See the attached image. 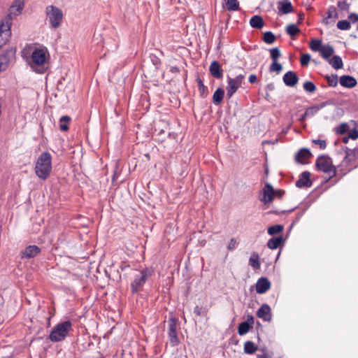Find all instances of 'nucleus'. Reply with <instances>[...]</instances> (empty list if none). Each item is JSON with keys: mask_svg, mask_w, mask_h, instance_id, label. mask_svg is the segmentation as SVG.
Masks as SVG:
<instances>
[{"mask_svg": "<svg viewBox=\"0 0 358 358\" xmlns=\"http://www.w3.org/2000/svg\"><path fill=\"white\" fill-rule=\"evenodd\" d=\"M310 55L309 54H303L301 57L300 62L301 65L304 66H307L310 61Z\"/></svg>", "mask_w": 358, "mask_h": 358, "instance_id": "nucleus-46", "label": "nucleus"}, {"mask_svg": "<svg viewBox=\"0 0 358 358\" xmlns=\"http://www.w3.org/2000/svg\"><path fill=\"white\" fill-rule=\"evenodd\" d=\"M263 40L267 44H272L275 40V36L271 31H266L264 34Z\"/></svg>", "mask_w": 358, "mask_h": 358, "instance_id": "nucleus-36", "label": "nucleus"}, {"mask_svg": "<svg viewBox=\"0 0 358 358\" xmlns=\"http://www.w3.org/2000/svg\"><path fill=\"white\" fill-rule=\"evenodd\" d=\"M282 70V64L278 63L277 61L273 62L269 67L270 72H276L277 73H279Z\"/></svg>", "mask_w": 358, "mask_h": 358, "instance_id": "nucleus-39", "label": "nucleus"}, {"mask_svg": "<svg viewBox=\"0 0 358 358\" xmlns=\"http://www.w3.org/2000/svg\"><path fill=\"white\" fill-rule=\"evenodd\" d=\"M45 14L52 28L57 29L60 27L63 12L59 8L52 5L48 6L45 8Z\"/></svg>", "mask_w": 358, "mask_h": 358, "instance_id": "nucleus-4", "label": "nucleus"}, {"mask_svg": "<svg viewBox=\"0 0 358 358\" xmlns=\"http://www.w3.org/2000/svg\"><path fill=\"white\" fill-rule=\"evenodd\" d=\"M311 156L310 150L307 148L300 149L295 155V159L297 162L303 164L306 159Z\"/></svg>", "mask_w": 358, "mask_h": 358, "instance_id": "nucleus-21", "label": "nucleus"}, {"mask_svg": "<svg viewBox=\"0 0 358 358\" xmlns=\"http://www.w3.org/2000/svg\"><path fill=\"white\" fill-rule=\"evenodd\" d=\"M275 190L272 185L269 183H266L263 189L264 196L261 199V201L265 203L271 202L275 197Z\"/></svg>", "mask_w": 358, "mask_h": 358, "instance_id": "nucleus-12", "label": "nucleus"}, {"mask_svg": "<svg viewBox=\"0 0 358 358\" xmlns=\"http://www.w3.org/2000/svg\"><path fill=\"white\" fill-rule=\"evenodd\" d=\"M328 84L331 87H336L338 83L337 75L326 76L325 77Z\"/></svg>", "mask_w": 358, "mask_h": 358, "instance_id": "nucleus-43", "label": "nucleus"}, {"mask_svg": "<svg viewBox=\"0 0 358 358\" xmlns=\"http://www.w3.org/2000/svg\"><path fill=\"white\" fill-rule=\"evenodd\" d=\"M224 7L229 11L238 10L239 9V2L237 0H227Z\"/></svg>", "mask_w": 358, "mask_h": 358, "instance_id": "nucleus-28", "label": "nucleus"}, {"mask_svg": "<svg viewBox=\"0 0 358 358\" xmlns=\"http://www.w3.org/2000/svg\"><path fill=\"white\" fill-rule=\"evenodd\" d=\"M303 90L309 93H313L316 90V86L311 81H306L303 85Z\"/></svg>", "mask_w": 358, "mask_h": 358, "instance_id": "nucleus-38", "label": "nucleus"}, {"mask_svg": "<svg viewBox=\"0 0 358 358\" xmlns=\"http://www.w3.org/2000/svg\"><path fill=\"white\" fill-rule=\"evenodd\" d=\"M249 264L255 269H259L261 266L259 255L257 253H252L249 259Z\"/></svg>", "mask_w": 358, "mask_h": 358, "instance_id": "nucleus-30", "label": "nucleus"}, {"mask_svg": "<svg viewBox=\"0 0 358 358\" xmlns=\"http://www.w3.org/2000/svg\"><path fill=\"white\" fill-rule=\"evenodd\" d=\"M269 51L271 58L273 59V62L277 61V59L281 56V52L278 48H273L270 49Z\"/></svg>", "mask_w": 358, "mask_h": 358, "instance_id": "nucleus-40", "label": "nucleus"}, {"mask_svg": "<svg viewBox=\"0 0 358 358\" xmlns=\"http://www.w3.org/2000/svg\"><path fill=\"white\" fill-rule=\"evenodd\" d=\"M278 8L283 14H288L293 10V7L289 0H281L278 3Z\"/></svg>", "mask_w": 358, "mask_h": 358, "instance_id": "nucleus-20", "label": "nucleus"}, {"mask_svg": "<svg viewBox=\"0 0 358 358\" xmlns=\"http://www.w3.org/2000/svg\"><path fill=\"white\" fill-rule=\"evenodd\" d=\"M348 19L350 20L351 22L355 23L358 22V14L355 13H352L348 15Z\"/></svg>", "mask_w": 358, "mask_h": 358, "instance_id": "nucleus-49", "label": "nucleus"}, {"mask_svg": "<svg viewBox=\"0 0 358 358\" xmlns=\"http://www.w3.org/2000/svg\"><path fill=\"white\" fill-rule=\"evenodd\" d=\"M315 166L318 171L328 173L330 177H333L336 174V169L330 159L326 155H320L317 157Z\"/></svg>", "mask_w": 358, "mask_h": 358, "instance_id": "nucleus-6", "label": "nucleus"}, {"mask_svg": "<svg viewBox=\"0 0 358 358\" xmlns=\"http://www.w3.org/2000/svg\"><path fill=\"white\" fill-rule=\"evenodd\" d=\"M148 276L149 273L147 270H142L136 273L134 279L131 283V290L133 294L136 293L141 289L148 280Z\"/></svg>", "mask_w": 358, "mask_h": 358, "instance_id": "nucleus-7", "label": "nucleus"}, {"mask_svg": "<svg viewBox=\"0 0 358 358\" xmlns=\"http://www.w3.org/2000/svg\"><path fill=\"white\" fill-rule=\"evenodd\" d=\"M71 330L72 323L70 320L59 322L52 328L48 338L54 343L62 341Z\"/></svg>", "mask_w": 358, "mask_h": 358, "instance_id": "nucleus-3", "label": "nucleus"}, {"mask_svg": "<svg viewBox=\"0 0 358 358\" xmlns=\"http://www.w3.org/2000/svg\"><path fill=\"white\" fill-rule=\"evenodd\" d=\"M249 82L250 83H255L257 82V78L256 76V75L255 74H251L250 76H249Z\"/></svg>", "mask_w": 358, "mask_h": 358, "instance_id": "nucleus-52", "label": "nucleus"}, {"mask_svg": "<svg viewBox=\"0 0 358 358\" xmlns=\"http://www.w3.org/2000/svg\"><path fill=\"white\" fill-rule=\"evenodd\" d=\"M41 249L35 245H31L24 248L21 252V258L31 259L36 257L40 252Z\"/></svg>", "mask_w": 358, "mask_h": 358, "instance_id": "nucleus-11", "label": "nucleus"}, {"mask_svg": "<svg viewBox=\"0 0 358 358\" xmlns=\"http://www.w3.org/2000/svg\"><path fill=\"white\" fill-rule=\"evenodd\" d=\"M357 30H358V24H357Z\"/></svg>", "mask_w": 358, "mask_h": 358, "instance_id": "nucleus-61", "label": "nucleus"}, {"mask_svg": "<svg viewBox=\"0 0 358 358\" xmlns=\"http://www.w3.org/2000/svg\"><path fill=\"white\" fill-rule=\"evenodd\" d=\"M49 53L46 48L35 49L31 56L29 66L36 73H45L49 68Z\"/></svg>", "mask_w": 358, "mask_h": 358, "instance_id": "nucleus-1", "label": "nucleus"}, {"mask_svg": "<svg viewBox=\"0 0 358 358\" xmlns=\"http://www.w3.org/2000/svg\"><path fill=\"white\" fill-rule=\"evenodd\" d=\"M284 194V192H281L280 190L275 191V196H278L279 198H281L282 194Z\"/></svg>", "mask_w": 358, "mask_h": 358, "instance_id": "nucleus-54", "label": "nucleus"}, {"mask_svg": "<svg viewBox=\"0 0 358 358\" xmlns=\"http://www.w3.org/2000/svg\"><path fill=\"white\" fill-rule=\"evenodd\" d=\"M258 317L264 321L270 322L271 320V309L268 304H263L257 312Z\"/></svg>", "mask_w": 358, "mask_h": 358, "instance_id": "nucleus-13", "label": "nucleus"}, {"mask_svg": "<svg viewBox=\"0 0 358 358\" xmlns=\"http://www.w3.org/2000/svg\"><path fill=\"white\" fill-rule=\"evenodd\" d=\"M253 327L252 325L248 324V322H241L238 327V334L240 336H243L246 334Z\"/></svg>", "mask_w": 358, "mask_h": 358, "instance_id": "nucleus-31", "label": "nucleus"}, {"mask_svg": "<svg viewBox=\"0 0 358 358\" xmlns=\"http://www.w3.org/2000/svg\"><path fill=\"white\" fill-rule=\"evenodd\" d=\"M224 91L222 88H217L213 94V100L215 104H220L224 97Z\"/></svg>", "mask_w": 358, "mask_h": 358, "instance_id": "nucleus-27", "label": "nucleus"}, {"mask_svg": "<svg viewBox=\"0 0 358 358\" xmlns=\"http://www.w3.org/2000/svg\"><path fill=\"white\" fill-rule=\"evenodd\" d=\"M24 7V0H14L9 7L8 13L6 15L12 20L20 15Z\"/></svg>", "mask_w": 358, "mask_h": 358, "instance_id": "nucleus-9", "label": "nucleus"}, {"mask_svg": "<svg viewBox=\"0 0 358 358\" xmlns=\"http://www.w3.org/2000/svg\"><path fill=\"white\" fill-rule=\"evenodd\" d=\"M339 82L341 86L347 88H352L357 85V80L351 76H341Z\"/></svg>", "mask_w": 358, "mask_h": 358, "instance_id": "nucleus-18", "label": "nucleus"}, {"mask_svg": "<svg viewBox=\"0 0 358 358\" xmlns=\"http://www.w3.org/2000/svg\"><path fill=\"white\" fill-rule=\"evenodd\" d=\"M324 45L320 39H313L310 43V48L314 52H320Z\"/></svg>", "mask_w": 358, "mask_h": 358, "instance_id": "nucleus-33", "label": "nucleus"}, {"mask_svg": "<svg viewBox=\"0 0 358 358\" xmlns=\"http://www.w3.org/2000/svg\"><path fill=\"white\" fill-rule=\"evenodd\" d=\"M350 3L347 0L340 1L338 2V7L340 10L343 11H348L350 9Z\"/></svg>", "mask_w": 358, "mask_h": 358, "instance_id": "nucleus-44", "label": "nucleus"}, {"mask_svg": "<svg viewBox=\"0 0 358 358\" xmlns=\"http://www.w3.org/2000/svg\"><path fill=\"white\" fill-rule=\"evenodd\" d=\"M257 358H268L266 355H259Z\"/></svg>", "mask_w": 358, "mask_h": 358, "instance_id": "nucleus-56", "label": "nucleus"}, {"mask_svg": "<svg viewBox=\"0 0 358 358\" xmlns=\"http://www.w3.org/2000/svg\"><path fill=\"white\" fill-rule=\"evenodd\" d=\"M328 62L335 69H340L343 66L342 59L338 55L333 56L332 58L328 60Z\"/></svg>", "mask_w": 358, "mask_h": 358, "instance_id": "nucleus-26", "label": "nucleus"}, {"mask_svg": "<svg viewBox=\"0 0 358 358\" xmlns=\"http://www.w3.org/2000/svg\"><path fill=\"white\" fill-rule=\"evenodd\" d=\"M320 55L321 56L328 61L330 57L333 55L334 53V48L330 45H324L323 48H322L320 50Z\"/></svg>", "mask_w": 358, "mask_h": 358, "instance_id": "nucleus-24", "label": "nucleus"}, {"mask_svg": "<svg viewBox=\"0 0 358 358\" xmlns=\"http://www.w3.org/2000/svg\"><path fill=\"white\" fill-rule=\"evenodd\" d=\"M168 335L169 338V341L171 345L174 347L178 345L180 343L177 333L176 322L173 319H170L168 322Z\"/></svg>", "mask_w": 358, "mask_h": 358, "instance_id": "nucleus-10", "label": "nucleus"}, {"mask_svg": "<svg viewBox=\"0 0 358 358\" xmlns=\"http://www.w3.org/2000/svg\"><path fill=\"white\" fill-rule=\"evenodd\" d=\"M244 322H248V324L252 325V327H253V324H254V317L252 315H248L247 316V320L245 321Z\"/></svg>", "mask_w": 358, "mask_h": 358, "instance_id": "nucleus-51", "label": "nucleus"}, {"mask_svg": "<svg viewBox=\"0 0 358 358\" xmlns=\"http://www.w3.org/2000/svg\"><path fill=\"white\" fill-rule=\"evenodd\" d=\"M286 32L288 35L293 37L300 32V29L294 24H289L286 28Z\"/></svg>", "mask_w": 358, "mask_h": 358, "instance_id": "nucleus-35", "label": "nucleus"}, {"mask_svg": "<svg viewBox=\"0 0 358 358\" xmlns=\"http://www.w3.org/2000/svg\"><path fill=\"white\" fill-rule=\"evenodd\" d=\"M236 244H237V243H236V241L235 240V238H231L229 241L227 248L229 250H233L234 249H235Z\"/></svg>", "mask_w": 358, "mask_h": 358, "instance_id": "nucleus-50", "label": "nucleus"}, {"mask_svg": "<svg viewBox=\"0 0 358 358\" xmlns=\"http://www.w3.org/2000/svg\"><path fill=\"white\" fill-rule=\"evenodd\" d=\"M178 71V68H176V67L172 68V72H175V71Z\"/></svg>", "mask_w": 358, "mask_h": 358, "instance_id": "nucleus-59", "label": "nucleus"}, {"mask_svg": "<svg viewBox=\"0 0 358 358\" xmlns=\"http://www.w3.org/2000/svg\"><path fill=\"white\" fill-rule=\"evenodd\" d=\"M13 20L5 16L0 21V48L5 45L11 36Z\"/></svg>", "mask_w": 358, "mask_h": 358, "instance_id": "nucleus-5", "label": "nucleus"}, {"mask_svg": "<svg viewBox=\"0 0 358 358\" xmlns=\"http://www.w3.org/2000/svg\"><path fill=\"white\" fill-rule=\"evenodd\" d=\"M349 138H348V137L343 138V143H347L348 142Z\"/></svg>", "mask_w": 358, "mask_h": 358, "instance_id": "nucleus-57", "label": "nucleus"}, {"mask_svg": "<svg viewBox=\"0 0 358 358\" xmlns=\"http://www.w3.org/2000/svg\"><path fill=\"white\" fill-rule=\"evenodd\" d=\"M283 243V238L282 236L273 237L268 240L267 246L271 250L278 248Z\"/></svg>", "mask_w": 358, "mask_h": 358, "instance_id": "nucleus-25", "label": "nucleus"}, {"mask_svg": "<svg viewBox=\"0 0 358 358\" xmlns=\"http://www.w3.org/2000/svg\"><path fill=\"white\" fill-rule=\"evenodd\" d=\"M256 292L258 294H264L271 288V282L266 278H260L255 285Z\"/></svg>", "mask_w": 358, "mask_h": 358, "instance_id": "nucleus-15", "label": "nucleus"}, {"mask_svg": "<svg viewBox=\"0 0 358 358\" xmlns=\"http://www.w3.org/2000/svg\"><path fill=\"white\" fill-rule=\"evenodd\" d=\"M308 116H305V113L300 117L299 120L300 121H304L306 120V117H308Z\"/></svg>", "mask_w": 358, "mask_h": 358, "instance_id": "nucleus-55", "label": "nucleus"}, {"mask_svg": "<svg viewBox=\"0 0 358 358\" xmlns=\"http://www.w3.org/2000/svg\"><path fill=\"white\" fill-rule=\"evenodd\" d=\"M348 129V125L347 123H342L338 127L336 128V131L339 134H344L346 133Z\"/></svg>", "mask_w": 358, "mask_h": 358, "instance_id": "nucleus-45", "label": "nucleus"}, {"mask_svg": "<svg viewBox=\"0 0 358 358\" xmlns=\"http://www.w3.org/2000/svg\"><path fill=\"white\" fill-rule=\"evenodd\" d=\"M303 14H302L301 15H299V18H300V20H301V19H302L301 16H303Z\"/></svg>", "mask_w": 358, "mask_h": 358, "instance_id": "nucleus-60", "label": "nucleus"}, {"mask_svg": "<svg viewBox=\"0 0 358 358\" xmlns=\"http://www.w3.org/2000/svg\"><path fill=\"white\" fill-rule=\"evenodd\" d=\"M250 25L252 28L260 29L264 27V22L260 15H254L250 20Z\"/></svg>", "mask_w": 358, "mask_h": 358, "instance_id": "nucleus-22", "label": "nucleus"}, {"mask_svg": "<svg viewBox=\"0 0 358 358\" xmlns=\"http://www.w3.org/2000/svg\"><path fill=\"white\" fill-rule=\"evenodd\" d=\"M283 82L288 87H294L298 81L299 77L293 71H289L283 76Z\"/></svg>", "mask_w": 358, "mask_h": 358, "instance_id": "nucleus-14", "label": "nucleus"}, {"mask_svg": "<svg viewBox=\"0 0 358 358\" xmlns=\"http://www.w3.org/2000/svg\"><path fill=\"white\" fill-rule=\"evenodd\" d=\"M10 59L6 54L0 55V72L4 71L8 68Z\"/></svg>", "mask_w": 358, "mask_h": 358, "instance_id": "nucleus-32", "label": "nucleus"}, {"mask_svg": "<svg viewBox=\"0 0 358 358\" xmlns=\"http://www.w3.org/2000/svg\"><path fill=\"white\" fill-rule=\"evenodd\" d=\"M313 143L315 145H319L320 148L322 150H324L327 147V143L324 140L316 139L313 140Z\"/></svg>", "mask_w": 358, "mask_h": 358, "instance_id": "nucleus-47", "label": "nucleus"}, {"mask_svg": "<svg viewBox=\"0 0 358 358\" xmlns=\"http://www.w3.org/2000/svg\"><path fill=\"white\" fill-rule=\"evenodd\" d=\"M197 82H198L199 90V93H200L201 96L202 97H206L208 94L206 87H205L203 81L200 78L197 79Z\"/></svg>", "mask_w": 358, "mask_h": 358, "instance_id": "nucleus-42", "label": "nucleus"}, {"mask_svg": "<svg viewBox=\"0 0 358 358\" xmlns=\"http://www.w3.org/2000/svg\"><path fill=\"white\" fill-rule=\"evenodd\" d=\"M265 143H268V144H273L274 143H273L272 141H264L263 142V144H265Z\"/></svg>", "mask_w": 358, "mask_h": 358, "instance_id": "nucleus-58", "label": "nucleus"}, {"mask_svg": "<svg viewBox=\"0 0 358 358\" xmlns=\"http://www.w3.org/2000/svg\"><path fill=\"white\" fill-rule=\"evenodd\" d=\"M210 74L215 78H221L223 76V71L218 62L214 60L209 66Z\"/></svg>", "mask_w": 358, "mask_h": 358, "instance_id": "nucleus-17", "label": "nucleus"}, {"mask_svg": "<svg viewBox=\"0 0 358 358\" xmlns=\"http://www.w3.org/2000/svg\"><path fill=\"white\" fill-rule=\"evenodd\" d=\"M327 102H323L320 105H315L308 108L305 111V116L313 117L315 115L320 109L326 106Z\"/></svg>", "mask_w": 358, "mask_h": 358, "instance_id": "nucleus-23", "label": "nucleus"}, {"mask_svg": "<svg viewBox=\"0 0 358 358\" xmlns=\"http://www.w3.org/2000/svg\"><path fill=\"white\" fill-rule=\"evenodd\" d=\"M310 173L308 171H303L296 181V185L299 188L309 187L312 185V181L310 179Z\"/></svg>", "mask_w": 358, "mask_h": 358, "instance_id": "nucleus-16", "label": "nucleus"}, {"mask_svg": "<svg viewBox=\"0 0 358 358\" xmlns=\"http://www.w3.org/2000/svg\"><path fill=\"white\" fill-rule=\"evenodd\" d=\"M71 120V118L70 117L67 116V115H65V116H62L61 118H60V125H59V128L62 131H67L68 129H69V127L67 125V123L69 122Z\"/></svg>", "mask_w": 358, "mask_h": 358, "instance_id": "nucleus-37", "label": "nucleus"}, {"mask_svg": "<svg viewBox=\"0 0 358 358\" xmlns=\"http://www.w3.org/2000/svg\"><path fill=\"white\" fill-rule=\"evenodd\" d=\"M52 171V157L48 152H42L38 157L35 166L36 176L45 180L48 178Z\"/></svg>", "mask_w": 358, "mask_h": 358, "instance_id": "nucleus-2", "label": "nucleus"}, {"mask_svg": "<svg viewBox=\"0 0 358 358\" xmlns=\"http://www.w3.org/2000/svg\"><path fill=\"white\" fill-rule=\"evenodd\" d=\"M244 74H238L235 78L228 77L227 86V96L231 98L237 90L241 86L245 80Z\"/></svg>", "mask_w": 358, "mask_h": 358, "instance_id": "nucleus-8", "label": "nucleus"}, {"mask_svg": "<svg viewBox=\"0 0 358 358\" xmlns=\"http://www.w3.org/2000/svg\"><path fill=\"white\" fill-rule=\"evenodd\" d=\"M337 27L341 30H348L351 27L350 22L345 20H340L337 23Z\"/></svg>", "mask_w": 358, "mask_h": 358, "instance_id": "nucleus-41", "label": "nucleus"}, {"mask_svg": "<svg viewBox=\"0 0 358 358\" xmlns=\"http://www.w3.org/2000/svg\"><path fill=\"white\" fill-rule=\"evenodd\" d=\"M327 16L323 20V23L329 24L331 22H334L335 20L338 17V15L336 7L331 6L328 8L327 12Z\"/></svg>", "mask_w": 358, "mask_h": 358, "instance_id": "nucleus-19", "label": "nucleus"}, {"mask_svg": "<svg viewBox=\"0 0 358 358\" xmlns=\"http://www.w3.org/2000/svg\"><path fill=\"white\" fill-rule=\"evenodd\" d=\"M257 350V347L252 341H246L244 343V352L248 355L254 354Z\"/></svg>", "mask_w": 358, "mask_h": 358, "instance_id": "nucleus-29", "label": "nucleus"}, {"mask_svg": "<svg viewBox=\"0 0 358 358\" xmlns=\"http://www.w3.org/2000/svg\"><path fill=\"white\" fill-rule=\"evenodd\" d=\"M348 138L353 140L358 138V131L355 129L351 130L349 133Z\"/></svg>", "mask_w": 358, "mask_h": 358, "instance_id": "nucleus-48", "label": "nucleus"}, {"mask_svg": "<svg viewBox=\"0 0 358 358\" xmlns=\"http://www.w3.org/2000/svg\"><path fill=\"white\" fill-rule=\"evenodd\" d=\"M194 313L196 315H198V316L201 315V308H199V306H196V307L194 308Z\"/></svg>", "mask_w": 358, "mask_h": 358, "instance_id": "nucleus-53", "label": "nucleus"}, {"mask_svg": "<svg viewBox=\"0 0 358 358\" xmlns=\"http://www.w3.org/2000/svg\"><path fill=\"white\" fill-rule=\"evenodd\" d=\"M284 229V227L281 224H275L268 228V234L271 236L279 234Z\"/></svg>", "mask_w": 358, "mask_h": 358, "instance_id": "nucleus-34", "label": "nucleus"}]
</instances>
